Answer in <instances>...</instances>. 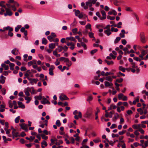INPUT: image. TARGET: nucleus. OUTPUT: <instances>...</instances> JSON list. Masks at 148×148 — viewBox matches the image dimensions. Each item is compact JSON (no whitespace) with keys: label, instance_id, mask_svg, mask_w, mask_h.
Masks as SVG:
<instances>
[{"label":"nucleus","instance_id":"f257e3e1","mask_svg":"<svg viewBox=\"0 0 148 148\" xmlns=\"http://www.w3.org/2000/svg\"><path fill=\"white\" fill-rule=\"evenodd\" d=\"M140 101L142 103L143 108V109L142 110L141 108H139V113H140L141 114H146L147 113V111L146 109H145V108L146 105L143 103L144 101L142 99H140Z\"/></svg>","mask_w":148,"mask_h":148},{"label":"nucleus","instance_id":"f03ea898","mask_svg":"<svg viewBox=\"0 0 148 148\" xmlns=\"http://www.w3.org/2000/svg\"><path fill=\"white\" fill-rule=\"evenodd\" d=\"M5 9V12L4 13V16H11L12 15L13 13L10 9L6 7Z\"/></svg>","mask_w":148,"mask_h":148},{"label":"nucleus","instance_id":"7ed1b4c3","mask_svg":"<svg viewBox=\"0 0 148 148\" xmlns=\"http://www.w3.org/2000/svg\"><path fill=\"white\" fill-rule=\"evenodd\" d=\"M68 49V47L66 45L63 47L62 46H58L57 49L59 52H60L62 50H63L64 51H67Z\"/></svg>","mask_w":148,"mask_h":148},{"label":"nucleus","instance_id":"20e7f679","mask_svg":"<svg viewBox=\"0 0 148 148\" xmlns=\"http://www.w3.org/2000/svg\"><path fill=\"white\" fill-rule=\"evenodd\" d=\"M139 37L140 38V42L143 43H145L146 40L144 33L143 32H141L139 35Z\"/></svg>","mask_w":148,"mask_h":148},{"label":"nucleus","instance_id":"39448f33","mask_svg":"<svg viewBox=\"0 0 148 148\" xmlns=\"http://www.w3.org/2000/svg\"><path fill=\"white\" fill-rule=\"evenodd\" d=\"M118 97L119 100L122 99L123 101H126L127 99V96H124L122 93H120L118 95Z\"/></svg>","mask_w":148,"mask_h":148},{"label":"nucleus","instance_id":"423d86ee","mask_svg":"<svg viewBox=\"0 0 148 148\" xmlns=\"http://www.w3.org/2000/svg\"><path fill=\"white\" fill-rule=\"evenodd\" d=\"M19 125L20 126L21 128L25 131L27 132L28 131L27 126L25 123L20 124Z\"/></svg>","mask_w":148,"mask_h":148},{"label":"nucleus","instance_id":"0eeeda50","mask_svg":"<svg viewBox=\"0 0 148 148\" xmlns=\"http://www.w3.org/2000/svg\"><path fill=\"white\" fill-rule=\"evenodd\" d=\"M43 100L41 101V103L43 104H45L47 103L50 104V103L44 96H43Z\"/></svg>","mask_w":148,"mask_h":148},{"label":"nucleus","instance_id":"6e6552de","mask_svg":"<svg viewBox=\"0 0 148 148\" xmlns=\"http://www.w3.org/2000/svg\"><path fill=\"white\" fill-rule=\"evenodd\" d=\"M49 69V74L51 75H53L54 74L53 70L55 69V67L53 65H51Z\"/></svg>","mask_w":148,"mask_h":148},{"label":"nucleus","instance_id":"1a4fd4ad","mask_svg":"<svg viewBox=\"0 0 148 148\" xmlns=\"http://www.w3.org/2000/svg\"><path fill=\"white\" fill-rule=\"evenodd\" d=\"M60 99L62 101L64 100H67L69 99V98L65 95L62 94L59 97Z\"/></svg>","mask_w":148,"mask_h":148},{"label":"nucleus","instance_id":"9d476101","mask_svg":"<svg viewBox=\"0 0 148 148\" xmlns=\"http://www.w3.org/2000/svg\"><path fill=\"white\" fill-rule=\"evenodd\" d=\"M101 13L103 17L100 18V19L101 20H103L105 19L106 18V15L105 11L104 10H102L101 11Z\"/></svg>","mask_w":148,"mask_h":148},{"label":"nucleus","instance_id":"9b49d317","mask_svg":"<svg viewBox=\"0 0 148 148\" xmlns=\"http://www.w3.org/2000/svg\"><path fill=\"white\" fill-rule=\"evenodd\" d=\"M18 50L16 48H15L11 51L12 53L14 55H16L18 54Z\"/></svg>","mask_w":148,"mask_h":148},{"label":"nucleus","instance_id":"f8f14e48","mask_svg":"<svg viewBox=\"0 0 148 148\" xmlns=\"http://www.w3.org/2000/svg\"><path fill=\"white\" fill-rule=\"evenodd\" d=\"M104 32L108 36H110L112 33L111 32V30H110V29H108L107 30L104 31Z\"/></svg>","mask_w":148,"mask_h":148},{"label":"nucleus","instance_id":"ddd939ff","mask_svg":"<svg viewBox=\"0 0 148 148\" xmlns=\"http://www.w3.org/2000/svg\"><path fill=\"white\" fill-rule=\"evenodd\" d=\"M82 117V113L80 111H79L78 112V115L77 116V115H75L74 117L76 119H78L79 118H81Z\"/></svg>","mask_w":148,"mask_h":148},{"label":"nucleus","instance_id":"4468645a","mask_svg":"<svg viewBox=\"0 0 148 148\" xmlns=\"http://www.w3.org/2000/svg\"><path fill=\"white\" fill-rule=\"evenodd\" d=\"M86 5L87 6L91 7L92 6L91 0H88V1L86 2Z\"/></svg>","mask_w":148,"mask_h":148},{"label":"nucleus","instance_id":"2eb2a0df","mask_svg":"<svg viewBox=\"0 0 148 148\" xmlns=\"http://www.w3.org/2000/svg\"><path fill=\"white\" fill-rule=\"evenodd\" d=\"M105 85L106 87H109L112 86L113 84L112 82L107 81L105 82Z\"/></svg>","mask_w":148,"mask_h":148},{"label":"nucleus","instance_id":"dca6fc26","mask_svg":"<svg viewBox=\"0 0 148 148\" xmlns=\"http://www.w3.org/2000/svg\"><path fill=\"white\" fill-rule=\"evenodd\" d=\"M18 107L21 108L22 109H23L25 108V105L23 104V103L21 101H18Z\"/></svg>","mask_w":148,"mask_h":148},{"label":"nucleus","instance_id":"f3484780","mask_svg":"<svg viewBox=\"0 0 148 148\" xmlns=\"http://www.w3.org/2000/svg\"><path fill=\"white\" fill-rule=\"evenodd\" d=\"M25 99L27 101L26 103H28L31 100L32 97L29 96H26L25 97Z\"/></svg>","mask_w":148,"mask_h":148},{"label":"nucleus","instance_id":"a211bd4d","mask_svg":"<svg viewBox=\"0 0 148 148\" xmlns=\"http://www.w3.org/2000/svg\"><path fill=\"white\" fill-rule=\"evenodd\" d=\"M92 114L86 112V113L84 115V117L87 118H89L91 116Z\"/></svg>","mask_w":148,"mask_h":148},{"label":"nucleus","instance_id":"6ab92c4d","mask_svg":"<svg viewBox=\"0 0 148 148\" xmlns=\"http://www.w3.org/2000/svg\"><path fill=\"white\" fill-rule=\"evenodd\" d=\"M0 79H1L0 81L1 83L2 84H4L5 82V77L1 75L0 76Z\"/></svg>","mask_w":148,"mask_h":148},{"label":"nucleus","instance_id":"aec40b11","mask_svg":"<svg viewBox=\"0 0 148 148\" xmlns=\"http://www.w3.org/2000/svg\"><path fill=\"white\" fill-rule=\"evenodd\" d=\"M49 47L50 49H52L56 47V44L55 43H51L49 45Z\"/></svg>","mask_w":148,"mask_h":148},{"label":"nucleus","instance_id":"412c9836","mask_svg":"<svg viewBox=\"0 0 148 148\" xmlns=\"http://www.w3.org/2000/svg\"><path fill=\"white\" fill-rule=\"evenodd\" d=\"M16 130L15 129H13L12 131V134L13 136L17 137L18 135V133L17 132H16Z\"/></svg>","mask_w":148,"mask_h":148},{"label":"nucleus","instance_id":"4be33fe9","mask_svg":"<svg viewBox=\"0 0 148 148\" xmlns=\"http://www.w3.org/2000/svg\"><path fill=\"white\" fill-rule=\"evenodd\" d=\"M41 147L42 148H44L45 147L44 146V145L46 147L47 145V144L46 141L45 140H43L41 143Z\"/></svg>","mask_w":148,"mask_h":148},{"label":"nucleus","instance_id":"5701e85b","mask_svg":"<svg viewBox=\"0 0 148 148\" xmlns=\"http://www.w3.org/2000/svg\"><path fill=\"white\" fill-rule=\"evenodd\" d=\"M5 2L3 1H2L0 2V6L3 8L4 9L6 8V5H4Z\"/></svg>","mask_w":148,"mask_h":148},{"label":"nucleus","instance_id":"b1692460","mask_svg":"<svg viewBox=\"0 0 148 148\" xmlns=\"http://www.w3.org/2000/svg\"><path fill=\"white\" fill-rule=\"evenodd\" d=\"M4 29H5V30H8V31H12L13 30V28L9 26H8L7 27H4Z\"/></svg>","mask_w":148,"mask_h":148},{"label":"nucleus","instance_id":"393cba45","mask_svg":"<svg viewBox=\"0 0 148 148\" xmlns=\"http://www.w3.org/2000/svg\"><path fill=\"white\" fill-rule=\"evenodd\" d=\"M96 110H97V112L95 113V119H98V114L100 110L99 109L98 107H97L96 108Z\"/></svg>","mask_w":148,"mask_h":148},{"label":"nucleus","instance_id":"a878e982","mask_svg":"<svg viewBox=\"0 0 148 148\" xmlns=\"http://www.w3.org/2000/svg\"><path fill=\"white\" fill-rule=\"evenodd\" d=\"M1 66L2 67L4 68L5 70H8L9 69V66L8 65H6L4 64L3 63L1 64Z\"/></svg>","mask_w":148,"mask_h":148},{"label":"nucleus","instance_id":"bb28decb","mask_svg":"<svg viewBox=\"0 0 148 148\" xmlns=\"http://www.w3.org/2000/svg\"><path fill=\"white\" fill-rule=\"evenodd\" d=\"M105 61L109 65H110L111 64H114V62L112 60H111V61H108L107 60H105Z\"/></svg>","mask_w":148,"mask_h":148},{"label":"nucleus","instance_id":"cd10ccee","mask_svg":"<svg viewBox=\"0 0 148 148\" xmlns=\"http://www.w3.org/2000/svg\"><path fill=\"white\" fill-rule=\"evenodd\" d=\"M119 115L117 113H115L114 115V117L113 119V120L115 121L118 119L119 117Z\"/></svg>","mask_w":148,"mask_h":148},{"label":"nucleus","instance_id":"c85d7f7f","mask_svg":"<svg viewBox=\"0 0 148 148\" xmlns=\"http://www.w3.org/2000/svg\"><path fill=\"white\" fill-rule=\"evenodd\" d=\"M43 97H42L41 95L38 96H36L34 97V99L36 100H40L42 99Z\"/></svg>","mask_w":148,"mask_h":148},{"label":"nucleus","instance_id":"c756f323","mask_svg":"<svg viewBox=\"0 0 148 148\" xmlns=\"http://www.w3.org/2000/svg\"><path fill=\"white\" fill-rule=\"evenodd\" d=\"M47 42V39L45 38H43L42 40V43L43 44L46 45Z\"/></svg>","mask_w":148,"mask_h":148},{"label":"nucleus","instance_id":"7c9ffc66","mask_svg":"<svg viewBox=\"0 0 148 148\" xmlns=\"http://www.w3.org/2000/svg\"><path fill=\"white\" fill-rule=\"evenodd\" d=\"M106 79L110 82H111L112 80V77L110 76H107L106 77Z\"/></svg>","mask_w":148,"mask_h":148},{"label":"nucleus","instance_id":"2f4dec72","mask_svg":"<svg viewBox=\"0 0 148 148\" xmlns=\"http://www.w3.org/2000/svg\"><path fill=\"white\" fill-rule=\"evenodd\" d=\"M121 40V37H117L114 41L115 44L117 43Z\"/></svg>","mask_w":148,"mask_h":148},{"label":"nucleus","instance_id":"473e14b6","mask_svg":"<svg viewBox=\"0 0 148 148\" xmlns=\"http://www.w3.org/2000/svg\"><path fill=\"white\" fill-rule=\"evenodd\" d=\"M9 66L10 67V69L12 70H13L14 69V64L13 63H11L9 64Z\"/></svg>","mask_w":148,"mask_h":148},{"label":"nucleus","instance_id":"72a5a7b5","mask_svg":"<svg viewBox=\"0 0 148 148\" xmlns=\"http://www.w3.org/2000/svg\"><path fill=\"white\" fill-rule=\"evenodd\" d=\"M41 136L42 138L43 139L47 140L48 139V136H45L44 134H41Z\"/></svg>","mask_w":148,"mask_h":148},{"label":"nucleus","instance_id":"f704fd0d","mask_svg":"<svg viewBox=\"0 0 148 148\" xmlns=\"http://www.w3.org/2000/svg\"><path fill=\"white\" fill-rule=\"evenodd\" d=\"M77 29L75 28L72 29V31L74 34L76 35L77 34Z\"/></svg>","mask_w":148,"mask_h":148},{"label":"nucleus","instance_id":"c9c22d12","mask_svg":"<svg viewBox=\"0 0 148 148\" xmlns=\"http://www.w3.org/2000/svg\"><path fill=\"white\" fill-rule=\"evenodd\" d=\"M92 108L91 107H89L86 110L87 112H89L90 113H91L92 114Z\"/></svg>","mask_w":148,"mask_h":148},{"label":"nucleus","instance_id":"e433bc0d","mask_svg":"<svg viewBox=\"0 0 148 148\" xmlns=\"http://www.w3.org/2000/svg\"><path fill=\"white\" fill-rule=\"evenodd\" d=\"M119 69L123 72H125V69L122 66H119Z\"/></svg>","mask_w":148,"mask_h":148},{"label":"nucleus","instance_id":"4c0bfd02","mask_svg":"<svg viewBox=\"0 0 148 148\" xmlns=\"http://www.w3.org/2000/svg\"><path fill=\"white\" fill-rule=\"evenodd\" d=\"M56 124L58 127H60L61 125V123L59 120H57L56 122Z\"/></svg>","mask_w":148,"mask_h":148},{"label":"nucleus","instance_id":"58836bf2","mask_svg":"<svg viewBox=\"0 0 148 148\" xmlns=\"http://www.w3.org/2000/svg\"><path fill=\"white\" fill-rule=\"evenodd\" d=\"M20 119V117L19 116L16 117L15 119V122L16 123H18L19 122V119Z\"/></svg>","mask_w":148,"mask_h":148},{"label":"nucleus","instance_id":"ea45409f","mask_svg":"<svg viewBox=\"0 0 148 148\" xmlns=\"http://www.w3.org/2000/svg\"><path fill=\"white\" fill-rule=\"evenodd\" d=\"M54 38L52 37V36H49L47 37L48 39L49 40V41L51 42H52L53 41V38Z\"/></svg>","mask_w":148,"mask_h":148},{"label":"nucleus","instance_id":"a19ab883","mask_svg":"<svg viewBox=\"0 0 148 148\" xmlns=\"http://www.w3.org/2000/svg\"><path fill=\"white\" fill-rule=\"evenodd\" d=\"M21 26L20 25H18L15 28V31L16 32H17L18 31L19 29L21 27Z\"/></svg>","mask_w":148,"mask_h":148},{"label":"nucleus","instance_id":"79ce46f5","mask_svg":"<svg viewBox=\"0 0 148 148\" xmlns=\"http://www.w3.org/2000/svg\"><path fill=\"white\" fill-rule=\"evenodd\" d=\"M86 28L87 29H89L91 30V25L90 23H88L86 26Z\"/></svg>","mask_w":148,"mask_h":148},{"label":"nucleus","instance_id":"37998d69","mask_svg":"<svg viewBox=\"0 0 148 148\" xmlns=\"http://www.w3.org/2000/svg\"><path fill=\"white\" fill-rule=\"evenodd\" d=\"M89 36L90 38H94V33L92 32H89Z\"/></svg>","mask_w":148,"mask_h":148},{"label":"nucleus","instance_id":"c03bdc74","mask_svg":"<svg viewBox=\"0 0 148 148\" xmlns=\"http://www.w3.org/2000/svg\"><path fill=\"white\" fill-rule=\"evenodd\" d=\"M40 80H42L43 81L45 79H44V75L42 74H40Z\"/></svg>","mask_w":148,"mask_h":148},{"label":"nucleus","instance_id":"a18cd8bd","mask_svg":"<svg viewBox=\"0 0 148 148\" xmlns=\"http://www.w3.org/2000/svg\"><path fill=\"white\" fill-rule=\"evenodd\" d=\"M69 127L70 128L73 127H74V128H76V126L74 125V124L72 123H70L69 124Z\"/></svg>","mask_w":148,"mask_h":148},{"label":"nucleus","instance_id":"49530a36","mask_svg":"<svg viewBox=\"0 0 148 148\" xmlns=\"http://www.w3.org/2000/svg\"><path fill=\"white\" fill-rule=\"evenodd\" d=\"M81 45L85 49H86L87 47L86 45L83 42H81Z\"/></svg>","mask_w":148,"mask_h":148},{"label":"nucleus","instance_id":"de8ad7c7","mask_svg":"<svg viewBox=\"0 0 148 148\" xmlns=\"http://www.w3.org/2000/svg\"><path fill=\"white\" fill-rule=\"evenodd\" d=\"M10 130L9 129L8 130L6 131V133L8 135V136L9 137H11V135L10 134Z\"/></svg>","mask_w":148,"mask_h":148},{"label":"nucleus","instance_id":"09e8293b","mask_svg":"<svg viewBox=\"0 0 148 148\" xmlns=\"http://www.w3.org/2000/svg\"><path fill=\"white\" fill-rule=\"evenodd\" d=\"M132 127L134 129H137L139 127V125H132Z\"/></svg>","mask_w":148,"mask_h":148},{"label":"nucleus","instance_id":"8fccbe9b","mask_svg":"<svg viewBox=\"0 0 148 148\" xmlns=\"http://www.w3.org/2000/svg\"><path fill=\"white\" fill-rule=\"evenodd\" d=\"M111 31L112 32H116L118 31V29L117 28H114V27H112L111 28Z\"/></svg>","mask_w":148,"mask_h":148},{"label":"nucleus","instance_id":"3c124183","mask_svg":"<svg viewBox=\"0 0 148 148\" xmlns=\"http://www.w3.org/2000/svg\"><path fill=\"white\" fill-rule=\"evenodd\" d=\"M57 50H57V49H56L54 51H53V54L56 57L57 56V54H58V52H57Z\"/></svg>","mask_w":148,"mask_h":148},{"label":"nucleus","instance_id":"603ef678","mask_svg":"<svg viewBox=\"0 0 148 148\" xmlns=\"http://www.w3.org/2000/svg\"><path fill=\"white\" fill-rule=\"evenodd\" d=\"M97 49H96L92 50L91 51L90 53L92 55L97 52Z\"/></svg>","mask_w":148,"mask_h":148},{"label":"nucleus","instance_id":"864d4df0","mask_svg":"<svg viewBox=\"0 0 148 148\" xmlns=\"http://www.w3.org/2000/svg\"><path fill=\"white\" fill-rule=\"evenodd\" d=\"M107 18L108 19H110V20H113L115 19V17H111L110 16H108L107 17Z\"/></svg>","mask_w":148,"mask_h":148},{"label":"nucleus","instance_id":"5fc2aeb1","mask_svg":"<svg viewBox=\"0 0 148 148\" xmlns=\"http://www.w3.org/2000/svg\"><path fill=\"white\" fill-rule=\"evenodd\" d=\"M111 26H114V27H117L118 28H121V26H119V25H117L116 24L114 23L111 25Z\"/></svg>","mask_w":148,"mask_h":148},{"label":"nucleus","instance_id":"6e6d98bb","mask_svg":"<svg viewBox=\"0 0 148 148\" xmlns=\"http://www.w3.org/2000/svg\"><path fill=\"white\" fill-rule=\"evenodd\" d=\"M125 10L127 11H129V12H132V9L131 8L129 7H126L125 8Z\"/></svg>","mask_w":148,"mask_h":148},{"label":"nucleus","instance_id":"4d7b16f0","mask_svg":"<svg viewBox=\"0 0 148 148\" xmlns=\"http://www.w3.org/2000/svg\"><path fill=\"white\" fill-rule=\"evenodd\" d=\"M74 10L75 11V14L76 16H77L78 14H80V11L78 10Z\"/></svg>","mask_w":148,"mask_h":148},{"label":"nucleus","instance_id":"13d9d810","mask_svg":"<svg viewBox=\"0 0 148 148\" xmlns=\"http://www.w3.org/2000/svg\"><path fill=\"white\" fill-rule=\"evenodd\" d=\"M141 51H142L141 52V55H143V56H144L147 53V52H146L145 50H140Z\"/></svg>","mask_w":148,"mask_h":148},{"label":"nucleus","instance_id":"bf43d9fd","mask_svg":"<svg viewBox=\"0 0 148 148\" xmlns=\"http://www.w3.org/2000/svg\"><path fill=\"white\" fill-rule=\"evenodd\" d=\"M140 141L141 143L140 144H139V146H141L142 147L144 146V140H141Z\"/></svg>","mask_w":148,"mask_h":148},{"label":"nucleus","instance_id":"052dcab7","mask_svg":"<svg viewBox=\"0 0 148 148\" xmlns=\"http://www.w3.org/2000/svg\"><path fill=\"white\" fill-rule=\"evenodd\" d=\"M139 132H140V133L142 134H144V131L143 130V129L140 127V125L139 124Z\"/></svg>","mask_w":148,"mask_h":148},{"label":"nucleus","instance_id":"680f3d73","mask_svg":"<svg viewBox=\"0 0 148 148\" xmlns=\"http://www.w3.org/2000/svg\"><path fill=\"white\" fill-rule=\"evenodd\" d=\"M66 39L67 40H70L71 41H73L74 40V37H68L66 38Z\"/></svg>","mask_w":148,"mask_h":148},{"label":"nucleus","instance_id":"e2e57ef3","mask_svg":"<svg viewBox=\"0 0 148 148\" xmlns=\"http://www.w3.org/2000/svg\"><path fill=\"white\" fill-rule=\"evenodd\" d=\"M109 56L111 57L113 59H115L116 57V56H114L113 53H110L109 54Z\"/></svg>","mask_w":148,"mask_h":148},{"label":"nucleus","instance_id":"0e129e2a","mask_svg":"<svg viewBox=\"0 0 148 148\" xmlns=\"http://www.w3.org/2000/svg\"><path fill=\"white\" fill-rule=\"evenodd\" d=\"M88 139L87 138L84 139L82 143V144L83 145V146H84L85 145L84 144L86 142L88 141Z\"/></svg>","mask_w":148,"mask_h":148},{"label":"nucleus","instance_id":"69168bd1","mask_svg":"<svg viewBox=\"0 0 148 148\" xmlns=\"http://www.w3.org/2000/svg\"><path fill=\"white\" fill-rule=\"evenodd\" d=\"M1 92L2 94L3 95H5L6 94V90L4 88H3L1 90Z\"/></svg>","mask_w":148,"mask_h":148},{"label":"nucleus","instance_id":"338daca9","mask_svg":"<svg viewBox=\"0 0 148 148\" xmlns=\"http://www.w3.org/2000/svg\"><path fill=\"white\" fill-rule=\"evenodd\" d=\"M0 10H1L0 12H1V13H2V14H1V15L4 14V13H5L4 12L5 11V10L3 8H1L0 9Z\"/></svg>","mask_w":148,"mask_h":148},{"label":"nucleus","instance_id":"774afa93","mask_svg":"<svg viewBox=\"0 0 148 148\" xmlns=\"http://www.w3.org/2000/svg\"><path fill=\"white\" fill-rule=\"evenodd\" d=\"M79 23L81 25H84L86 24V21H80L79 22Z\"/></svg>","mask_w":148,"mask_h":148}]
</instances>
